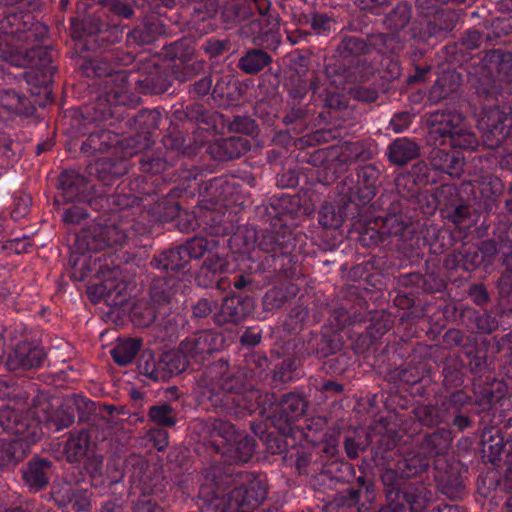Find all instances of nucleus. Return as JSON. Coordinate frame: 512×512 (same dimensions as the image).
<instances>
[{"mask_svg":"<svg viewBox=\"0 0 512 512\" xmlns=\"http://www.w3.org/2000/svg\"><path fill=\"white\" fill-rule=\"evenodd\" d=\"M188 181L167 184L154 189L150 195L133 206L119 210L110 224H98L82 235V241L90 250H103L104 253L94 259L96 281L88 287L94 302L107 301L113 295H120L124 289L125 274L134 273L133 267H140L143 257V240L151 229L136 216L143 208H150L154 219L170 222L180 214L177 201L190 187Z\"/></svg>","mask_w":512,"mask_h":512,"instance_id":"nucleus-1","label":"nucleus"},{"mask_svg":"<svg viewBox=\"0 0 512 512\" xmlns=\"http://www.w3.org/2000/svg\"><path fill=\"white\" fill-rule=\"evenodd\" d=\"M0 20V59L15 67H29L16 78L29 96L14 89L0 90V106L19 116H32L52 95L57 72L56 52L42 42L48 28L35 21L32 13L16 6L7 7Z\"/></svg>","mask_w":512,"mask_h":512,"instance_id":"nucleus-2","label":"nucleus"},{"mask_svg":"<svg viewBox=\"0 0 512 512\" xmlns=\"http://www.w3.org/2000/svg\"><path fill=\"white\" fill-rule=\"evenodd\" d=\"M482 116L484 142L490 147L509 140L512 126V45H500L485 52L478 67L470 72Z\"/></svg>","mask_w":512,"mask_h":512,"instance_id":"nucleus-3","label":"nucleus"},{"mask_svg":"<svg viewBox=\"0 0 512 512\" xmlns=\"http://www.w3.org/2000/svg\"><path fill=\"white\" fill-rule=\"evenodd\" d=\"M198 506L202 512H253L267 496L264 473L212 465L199 478Z\"/></svg>","mask_w":512,"mask_h":512,"instance_id":"nucleus-4","label":"nucleus"},{"mask_svg":"<svg viewBox=\"0 0 512 512\" xmlns=\"http://www.w3.org/2000/svg\"><path fill=\"white\" fill-rule=\"evenodd\" d=\"M436 177L433 167L431 165L429 167L424 161L414 164L407 174L398 177L396 187L399 193L402 187H407V195H382L379 199L380 203L375 202L371 205L374 209L378 206L383 214L376 217V228H367L362 235L364 245H387L390 242L389 239L396 238L409 246L414 244L419 246L421 238L416 225L403 211L408 200L415 199L421 204L419 198L421 188L436 183Z\"/></svg>","mask_w":512,"mask_h":512,"instance_id":"nucleus-5","label":"nucleus"},{"mask_svg":"<svg viewBox=\"0 0 512 512\" xmlns=\"http://www.w3.org/2000/svg\"><path fill=\"white\" fill-rule=\"evenodd\" d=\"M330 73L329 68L326 73L301 74L299 70L291 73L286 83L288 111L282 119L289 130L302 133L314 115L328 121L347 108L346 97L329 81Z\"/></svg>","mask_w":512,"mask_h":512,"instance_id":"nucleus-6","label":"nucleus"},{"mask_svg":"<svg viewBox=\"0 0 512 512\" xmlns=\"http://www.w3.org/2000/svg\"><path fill=\"white\" fill-rule=\"evenodd\" d=\"M82 37L85 49L92 55L80 58L79 71L87 78L99 79L98 85L135 61V54L121 45L124 26L106 13L86 17Z\"/></svg>","mask_w":512,"mask_h":512,"instance_id":"nucleus-7","label":"nucleus"},{"mask_svg":"<svg viewBox=\"0 0 512 512\" xmlns=\"http://www.w3.org/2000/svg\"><path fill=\"white\" fill-rule=\"evenodd\" d=\"M195 394L200 405L234 418L245 416L246 394L257 390L254 376L242 366L220 358L195 376Z\"/></svg>","mask_w":512,"mask_h":512,"instance_id":"nucleus-8","label":"nucleus"},{"mask_svg":"<svg viewBox=\"0 0 512 512\" xmlns=\"http://www.w3.org/2000/svg\"><path fill=\"white\" fill-rule=\"evenodd\" d=\"M260 230H247L243 235V248L246 253L247 268L252 273H268L267 277L282 276L294 278L298 274L300 255L296 252V238L286 224L266 222Z\"/></svg>","mask_w":512,"mask_h":512,"instance_id":"nucleus-9","label":"nucleus"},{"mask_svg":"<svg viewBox=\"0 0 512 512\" xmlns=\"http://www.w3.org/2000/svg\"><path fill=\"white\" fill-rule=\"evenodd\" d=\"M109 94L101 90L94 100L86 103L74 112L71 128L82 140L80 151L86 156L104 153L111 149L122 151L124 157L128 148L124 147V126L119 122L123 113L113 108Z\"/></svg>","mask_w":512,"mask_h":512,"instance_id":"nucleus-10","label":"nucleus"},{"mask_svg":"<svg viewBox=\"0 0 512 512\" xmlns=\"http://www.w3.org/2000/svg\"><path fill=\"white\" fill-rule=\"evenodd\" d=\"M437 351L436 347L420 342L387 343L375 355V365L391 380L410 385L413 395L427 397L436 393L431 384L437 381V373L431 362Z\"/></svg>","mask_w":512,"mask_h":512,"instance_id":"nucleus-11","label":"nucleus"},{"mask_svg":"<svg viewBox=\"0 0 512 512\" xmlns=\"http://www.w3.org/2000/svg\"><path fill=\"white\" fill-rule=\"evenodd\" d=\"M437 351L436 347L420 342L387 343L375 355V365L391 380L410 385L413 395L427 397L436 393L431 384L437 381V373L431 362Z\"/></svg>","mask_w":512,"mask_h":512,"instance_id":"nucleus-12","label":"nucleus"},{"mask_svg":"<svg viewBox=\"0 0 512 512\" xmlns=\"http://www.w3.org/2000/svg\"><path fill=\"white\" fill-rule=\"evenodd\" d=\"M92 188L90 182L81 174L75 171H63L58 178V189L66 202H88L89 208L99 212L98 216L94 217V223L82 230L77 238L78 244L87 252H99L100 250H90L86 243L82 241V235L95 225L100 223L110 224L114 214L119 210L133 206L139 198L133 191H140L146 193L147 187L141 186L139 180L131 181L130 183L117 184L113 193L104 192L103 194L90 197L89 191Z\"/></svg>","mask_w":512,"mask_h":512,"instance_id":"nucleus-13","label":"nucleus"},{"mask_svg":"<svg viewBox=\"0 0 512 512\" xmlns=\"http://www.w3.org/2000/svg\"><path fill=\"white\" fill-rule=\"evenodd\" d=\"M85 468L89 473L91 486L99 489V493L106 488L117 490L124 478H128L130 484L140 485L146 491H151L155 487L156 491H161L163 487L157 465L135 453L125 458H113L107 463L108 473H104L102 456L87 457Z\"/></svg>","mask_w":512,"mask_h":512,"instance_id":"nucleus-14","label":"nucleus"},{"mask_svg":"<svg viewBox=\"0 0 512 512\" xmlns=\"http://www.w3.org/2000/svg\"><path fill=\"white\" fill-rule=\"evenodd\" d=\"M174 82L172 70L155 61L142 63L138 71L123 67L109 80L100 82L103 91L117 104L137 105L140 97L133 89L146 95L162 94L169 90Z\"/></svg>","mask_w":512,"mask_h":512,"instance_id":"nucleus-15","label":"nucleus"},{"mask_svg":"<svg viewBox=\"0 0 512 512\" xmlns=\"http://www.w3.org/2000/svg\"><path fill=\"white\" fill-rule=\"evenodd\" d=\"M343 342L336 333L309 332L307 335L290 338L283 343L284 355L281 363L272 371L275 385L292 382L301 376L302 362L311 356L327 359L340 351Z\"/></svg>","mask_w":512,"mask_h":512,"instance_id":"nucleus-16","label":"nucleus"},{"mask_svg":"<svg viewBox=\"0 0 512 512\" xmlns=\"http://www.w3.org/2000/svg\"><path fill=\"white\" fill-rule=\"evenodd\" d=\"M203 445L213 451L217 458L209 465L236 466L248 463L255 451L256 441L245 431L237 430L235 425L222 418H213L205 424Z\"/></svg>","mask_w":512,"mask_h":512,"instance_id":"nucleus-17","label":"nucleus"},{"mask_svg":"<svg viewBox=\"0 0 512 512\" xmlns=\"http://www.w3.org/2000/svg\"><path fill=\"white\" fill-rule=\"evenodd\" d=\"M2 429L10 439H0V469H10L22 461L30 446L41 439L40 421L29 411L2 409Z\"/></svg>","mask_w":512,"mask_h":512,"instance_id":"nucleus-18","label":"nucleus"},{"mask_svg":"<svg viewBox=\"0 0 512 512\" xmlns=\"http://www.w3.org/2000/svg\"><path fill=\"white\" fill-rule=\"evenodd\" d=\"M137 157L139 170L144 174L135 178L126 177L118 184L130 183L139 180L141 186H146V193L134 190L133 193L138 195V203L143 199L142 195H150L154 189L160 188V181L171 182L170 184L196 180L198 177V168L193 164L181 163L180 167L174 163L169 157L162 152L161 148L156 150L142 149L136 154L127 155L126 157Z\"/></svg>","mask_w":512,"mask_h":512,"instance_id":"nucleus-19","label":"nucleus"},{"mask_svg":"<svg viewBox=\"0 0 512 512\" xmlns=\"http://www.w3.org/2000/svg\"><path fill=\"white\" fill-rule=\"evenodd\" d=\"M471 106L474 113L479 116L478 122L481 119L482 112L479 102L476 99L475 91L471 99ZM427 122L429 124L430 136L439 141L441 145H449L453 149L479 151L480 147L488 148L484 142V129L482 130V142L474 132V130L467 125L465 118L454 110H437L431 112L428 116Z\"/></svg>","mask_w":512,"mask_h":512,"instance_id":"nucleus-20","label":"nucleus"},{"mask_svg":"<svg viewBox=\"0 0 512 512\" xmlns=\"http://www.w3.org/2000/svg\"><path fill=\"white\" fill-rule=\"evenodd\" d=\"M468 0H416L422 20L412 24V35L421 42L430 44L432 39L446 37L457 25L459 15L444 4H463Z\"/></svg>","mask_w":512,"mask_h":512,"instance_id":"nucleus-21","label":"nucleus"},{"mask_svg":"<svg viewBox=\"0 0 512 512\" xmlns=\"http://www.w3.org/2000/svg\"><path fill=\"white\" fill-rule=\"evenodd\" d=\"M113 108H119L123 116L119 122L124 126V147L128 148L126 154H136L140 150L149 147L154 142V134L160 128L163 121L158 109H143L133 113L127 107L134 105H122L112 101Z\"/></svg>","mask_w":512,"mask_h":512,"instance_id":"nucleus-22","label":"nucleus"},{"mask_svg":"<svg viewBox=\"0 0 512 512\" xmlns=\"http://www.w3.org/2000/svg\"><path fill=\"white\" fill-rule=\"evenodd\" d=\"M486 152L473 157L470 164H466L460 149L447 150L434 148L430 152V165L436 174H446L451 178H460L462 174L471 176L468 182H478L486 178L489 167L496 162L493 150L486 148Z\"/></svg>","mask_w":512,"mask_h":512,"instance_id":"nucleus-23","label":"nucleus"},{"mask_svg":"<svg viewBox=\"0 0 512 512\" xmlns=\"http://www.w3.org/2000/svg\"><path fill=\"white\" fill-rule=\"evenodd\" d=\"M436 210L460 232L469 230L479 218L476 210L459 196L457 187L448 183L441 184L431 200H427V207H423L425 215H432Z\"/></svg>","mask_w":512,"mask_h":512,"instance_id":"nucleus-24","label":"nucleus"},{"mask_svg":"<svg viewBox=\"0 0 512 512\" xmlns=\"http://www.w3.org/2000/svg\"><path fill=\"white\" fill-rule=\"evenodd\" d=\"M262 413L266 415L267 422L284 433H294L296 421L303 416L307 401L297 392H288L279 395L275 392H265L257 396Z\"/></svg>","mask_w":512,"mask_h":512,"instance_id":"nucleus-25","label":"nucleus"},{"mask_svg":"<svg viewBox=\"0 0 512 512\" xmlns=\"http://www.w3.org/2000/svg\"><path fill=\"white\" fill-rule=\"evenodd\" d=\"M172 117L183 124V129L192 135L194 145L198 147L210 137L223 133L227 126L225 115L198 102L175 108Z\"/></svg>","mask_w":512,"mask_h":512,"instance_id":"nucleus-26","label":"nucleus"},{"mask_svg":"<svg viewBox=\"0 0 512 512\" xmlns=\"http://www.w3.org/2000/svg\"><path fill=\"white\" fill-rule=\"evenodd\" d=\"M493 241L485 240L480 246L463 244L459 249L448 253L443 261V267L450 280L462 276V273H471L478 268L489 272L495 261Z\"/></svg>","mask_w":512,"mask_h":512,"instance_id":"nucleus-27","label":"nucleus"},{"mask_svg":"<svg viewBox=\"0 0 512 512\" xmlns=\"http://www.w3.org/2000/svg\"><path fill=\"white\" fill-rule=\"evenodd\" d=\"M256 436L265 442L266 449L271 454H282L286 466L295 467L300 474L306 473V468L312 460L310 448L302 442L296 444L294 433H284L279 430L262 429V424L252 425Z\"/></svg>","mask_w":512,"mask_h":512,"instance_id":"nucleus-28","label":"nucleus"},{"mask_svg":"<svg viewBox=\"0 0 512 512\" xmlns=\"http://www.w3.org/2000/svg\"><path fill=\"white\" fill-rule=\"evenodd\" d=\"M339 466V471L345 475L337 477L338 479L349 482L350 478H355V481L349 484L336 498L335 506L337 507V512L367 510L376 497L374 482L363 472L356 477L354 467L349 463L341 462Z\"/></svg>","mask_w":512,"mask_h":512,"instance_id":"nucleus-29","label":"nucleus"},{"mask_svg":"<svg viewBox=\"0 0 512 512\" xmlns=\"http://www.w3.org/2000/svg\"><path fill=\"white\" fill-rule=\"evenodd\" d=\"M214 240H208L204 237L194 236L181 245L166 249L154 256L151 265L160 271L185 272L189 270V264L193 259H200L207 252L216 248Z\"/></svg>","mask_w":512,"mask_h":512,"instance_id":"nucleus-30","label":"nucleus"},{"mask_svg":"<svg viewBox=\"0 0 512 512\" xmlns=\"http://www.w3.org/2000/svg\"><path fill=\"white\" fill-rule=\"evenodd\" d=\"M304 214L306 209L301 205L300 197L289 194L274 195L255 209L259 220L278 222V225L286 224L290 229L297 225L300 216Z\"/></svg>","mask_w":512,"mask_h":512,"instance_id":"nucleus-31","label":"nucleus"},{"mask_svg":"<svg viewBox=\"0 0 512 512\" xmlns=\"http://www.w3.org/2000/svg\"><path fill=\"white\" fill-rule=\"evenodd\" d=\"M380 171L375 164H365L356 169V179L353 177L344 182L340 194L361 211L372 202L379 187Z\"/></svg>","mask_w":512,"mask_h":512,"instance_id":"nucleus-32","label":"nucleus"},{"mask_svg":"<svg viewBox=\"0 0 512 512\" xmlns=\"http://www.w3.org/2000/svg\"><path fill=\"white\" fill-rule=\"evenodd\" d=\"M298 23L308 29L300 28L288 36L293 44L310 42L313 37H328L336 31L337 21L333 13L308 8L298 16Z\"/></svg>","mask_w":512,"mask_h":512,"instance_id":"nucleus-33","label":"nucleus"},{"mask_svg":"<svg viewBox=\"0 0 512 512\" xmlns=\"http://www.w3.org/2000/svg\"><path fill=\"white\" fill-rule=\"evenodd\" d=\"M222 334L211 330H201L187 336L180 343V351L189 357L193 364H202L211 355L219 352L224 346Z\"/></svg>","mask_w":512,"mask_h":512,"instance_id":"nucleus-34","label":"nucleus"},{"mask_svg":"<svg viewBox=\"0 0 512 512\" xmlns=\"http://www.w3.org/2000/svg\"><path fill=\"white\" fill-rule=\"evenodd\" d=\"M443 344L448 349L460 348L457 357H465L473 373H481L488 368L487 350L479 346L474 338L459 329H449L443 335Z\"/></svg>","mask_w":512,"mask_h":512,"instance_id":"nucleus-35","label":"nucleus"},{"mask_svg":"<svg viewBox=\"0 0 512 512\" xmlns=\"http://www.w3.org/2000/svg\"><path fill=\"white\" fill-rule=\"evenodd\" d=\"M448 405L446 424L456 432H464L475 425L474 400L465 390L459 389L446 396Z\"/></svg>","mask_w":512,"mask_h":512,"instance_id":"nucleus-36","label":"nucleus"},{"mask_svg":"<svg viewBox=\"0 0 512 512\" xmlns=\"http://www.w3.org/2000/svg\"><path fill=\"white\" fill-rule=\"evenodd\" d=\"M394 37L389 34H376L372 35L368 41L362 36L350 35L345 36L339 46L338 50L344 59L360 58L361 55L369 53L371 49L376 50L378 53H386L394 49Z\"/></svg>","mask_w":512,"mask_h":512,"instance_id":"nucleus-37","label":"nucleus"},{"mask_svg":"<svg viewBox=\"0 0 512 512\" xmlns=\"http://www.w3.org/2000/svg\"><path fill=\"white\" fill-rule=\"evenodd\" d=\"M255 309V299L251 294H232L223 298L218 311L213 315V322L224 324H239L249 317Z\"/></svg>","mask_w":512,"mask_h":512,"instance_id":"nucleus-38","label":"nucleus"},{"mask_svg":"<svg viewBox=\"0 0 512 512\" xmlns=\"http://www.w3.org/2000/svg\"><path fill=\"white\" fill-rule=\"evenodd\" d=\"M206 201L212 205L228 207L239 201L242 184L234 175H221L210 179L205 184Z\"/></svg>","mask_w":512,"mask_h":512,"instance_id":"nucleus-39","label":"nucleus"},{"mask_svg":"<svg viewBox=\"0 0 512 512\" xmlns=\"http://www.w3.org/2000/svg\"><path fill=\"white\" fill-rule=\"evenodd\" d=\"M46 358L47 353L44 347L35 341L23 339L18 341L8 354L6 364L9 370L39 369Z\"/></svg>","mask_w":512,"mask_h":512,"instance_id":"nucleus-40","label":"nucleus"},{"mask_svg":"<svg viewBox=\"0 0 512 512\" xmlns=\"http://www.w3.org/2000/svg\"><path fill=\"white\" fill-rule=\"evenodd\" d=\"M337 203L325 202L318 212V223L326 231L334 233L346 219H353L361 215V211L340 194Z\"/></svg>","mask_w":512,"mask_h":512,"instance_id":"nucleus-41","label":"nucleus"},{"mask_svg":"<svg viewBox=\"0 0 512 512\" xmlns=\"http://www.w3.org/2000/svg\"><path fill=\"white\" fill-rule=\"evenodd\" d=\"M54 472L53 461L33 456L21 469L24 486L32 493L46 489Z\"/></svg>","mask_w":512,"mask_h":512,"instance_id":"nucleus-42","label":"nucleus"},{"mask_svg":"<svg viewBox=\"0 0 512 512\" xmlns=\"http://www.w3.org/2000/svg\"><path fill=\"white\" fill-rule=\"evenodd\" d=\"M228 263L219 255L208 256L199 268L195 281L198 286L203 288H216L220 291H226L229 287V281L226 280Z\"/></svg>","mask_w":512,"mask_h":512,"instance_id":"nucleus-43","label":"nucleus"},{"mask_svg":"<svg viewBox=\"0 0 512 512\" xmlns=\"http://www.w3.org/2000/svg\"><path fill=\"white\" fill-rule=\"evenodd\" d=\"M223 207L215 206L211 204L210 206H205L200 210V218L205 223V229H209V233L217 236H227L232 235L231 241L237 242L242 238L243 231L240 227L236 226L232 219H229L231 213L229 212L226 215V212H223L221 209Z\"/></svg>","mask_w":512,"mask_h":512,"instance_id":"nucleus-44","label":"nucleus"},{"mask_svg":"<svg viewBox=\"0 0 512 512\" xmlns=\"http://www.w3.org/2000/svg\"><path fill=\"white\" fill-rule=\"evenodd\" d=\"M433 363L438 369V379H442L443 386L446 389L459 388L465 384L468 372L473 375L482 376L486 370L481 373H473L470 370L469 363L465 357H445L439 364L433 359Z\"/></svg>","mask_w":512,"mask_h":512,"instance_id":"nucleus-45","label":"nucleus"},{"mask_svg":"<svg viewBox=\"0 0 512 512\" xmlns=\"http://www.w3.org/2000/svg\"><path fill=\"white\" fill-rule=\"evenodd\" d=\"M182 282L174 276H161L152 281L150 287L151 301L157 309L168 308L171 311L179 303L178 297L182 294Z\"/></svg>","mask_w":512,"mask_h":512,"instance_id":"nucleus-46","label":"nucleus"},{"mask_svg":"<svg viewBox=\"0 0 512 512\" xmlns=\"http://www.w3.org/2000/svg\"><path fill=\"white\" fill-rule=\"evenodd\" d=\"M250 148L251 142L246 136L234 135L211 143L207 152L215 161L226 162L240 158Z\"/></svg>","mask_w":512,"mask_h":512,"instance_id":"nucleus-47","label":"nucleus"},{"mask_svg":"<svg viewBox=\"0 0 512 512\" xmlns=\"http://www.w3.org/2000/svg\"><path fill=\"white\" fill-rule=\"evenodd\" d=\"M124 158H100L87 166V172L104 186H111L127 173L129 163Z\"/></svg>","mask_w":512,"mask_h":512,"instance_id":"nucleus-48","label":"nucleus"},{"mask_svg":"<svg viewBox=\"0 0 512 512\" xmlns=\"http://www.w3.org/2000/svg\"><path fill=\"white\" fill-rule=\"evenodd\" d=\"M326 421L322 417H317L305 420L304 425L298 426L300 431L301 441L305 446L312 449L317 447L319 450L326 453L329 457H333L337 452V447L331 443L324 442L326 437L325 433Z\"/></svg>","mask_w":512,"mask_h":512,"instance_id":"nucleus-49","label":"nucleus"},{"mask_svg":"<svg viewBox=\"0 0 512 512\" xmlns=\"http://www.w3.org/2000/svg\"><path fill=\"white\" fill-rule=\"evenodd\" d=\"M157 472L160 474L161 484L163 485L161 491H156V488L146 491L140 485L131 484V488L140 491V497L133 506V512H164L159 502L169 503V493L172 491V486L163 475L162 469L158 466Z\"/></svg>","mask_w":512,"mask_h":512,"instance_id":"nucleus-50","label":"nucleus"},{"mask_svg":"<svg viewBox=\"0 0 512 512\" xmlns=\"http://www.w3.org/2000/svg\"><path fill=\"white\" fill-rule=\"evenodd\" d=\"M493 241L495 251V260L501 262L506 271L499 279V289L502 293H512V240L508 231H502Z\"/></svg>","mask_w":512,"mask_h":512,"instance_id":"nucleus-51","label":"nucleus"},{"mask_svg":"<svg viewBox=\"0 0 512 512\" xmlns=\"http://www.w3.org/2000/svg\"><path fill=\"white\" fill-rule=\"evenodd\" d=\"M439 459L433 469V477L437 489L450 499L461 498L464 493V484L460 473L453 467L444 463L445 468H439Z\"/></svg>","mask_w":512,"mask_h":512,"instance_id":"nucleus-52","label":"nucleus"},{"mask_svg":"<svg viewBox=\"0 0 512 512\" xmlns=\"http://www.w3.org/2000/svg\"><path fill=\"white\" fill-rule=\"evenodd\" d=\"M460 320L472 333L490 334L499 326L497 315L486 310L465 308L460 314Z\"/></svg>","mask_w":512,"mask_h":512,"instance_id":"nucleus-53","label":"nucleus"},{"mask_svg":"<svg viewBox=\"0 0 512 512\" xmlns=\"http://www.w3.org/2000/svg\"><path fill=\"white\" fill-rule=\"evenodd\" d=\"M165 33V26L156 17L145 18L131 29L126 37L128 43H135L139 46L153 43L157 38Z\"/></svg>","mask_w":512,"mask_h":512,"instance_id":"nucleus-54","label":"nucleus"},{"mask_svg":"<svg viewBox=\"0 0 512 512\" xmlns=\"http://www.w3.org/2000/svg\"><path fill=\"white\" fill-rule=\"evenodd\" d=\"M162 152L179 167L184 161V156L190 154V146L194 144L193 137L189 134L185 137L181 132H170L161 139Z\"/></svg>","mask_w":512,"mask_h":512,"instance_id":"nucleus-55","label":"nucleus"},{"mask_svg":"<svg viewBox=\"0 0 512 512\" xmlns=\"http://www.w3.org/2000/svg\"><path fill=\"white\" fill-rule=\"evenodd\" d=\"M165 365L161 355L157 357L151 350H144L138 359L137 369L144 382L155 383L168 380V372L163 368Z\"/></svg>","mask_w":512,"mask_h":512,"instance_id":"nucleus-56","label":"nucleus"},{"mask_svg":"<svg viewBox=\"0 0 512 512\" xmlns=\"http://www.w3.org/2000/svg\"><path fill=\"white\" fill-rule=\"evenodd\" d=\"M390 329L389 322L371 323L365 327L364 331L355 332L356 339L353 342L354 351L356 353H366L369 351L376 352L378 340Z\"/></svg>","mask_w":512,"mask_h":512,"instance_id":"nucleus-57","label":"nucleus"},{"mask_svg":"<svg viewBox=\"0 0 512 512\" xmlns=\"http://www.w3.org/2000/svg\"><path fill=\"white\" fill-rule=\"evenodd\" d=\"M452 440V430L445 427L437 428L424 435L419 448L432 460L433 457L443 455L450 448Z\"/></svg>","mask_w":512,"mask_h":512,"instance_id":"nucleus-58","label":"nucleus"},{"mask_svg":"<svg viewBox=\"0 0 512 512\" xmlns=\"http://www.w3.org/2000/svg\"><path fill=\"white\" fill-rule=\"evenodd\" d=\"M93 445L94 443L86 429L71 432L64 446V453L68 462H79L86 458L92 452Z\"/></svg>","mask_w":512,"mask_h":512,"instance_id":"nucleus-59","label":"nucleus"},{"mask_svg":"<svg viewBox=\"0 0 512 512\" xmlns=\"http://www.w3.org/2000/svg\"><path fill=\"white\" fill-rule=\"evenodd\" d=\"M237 86L230 74L216 75L211 89V97L218 107H229L237 101Z\"/></svg>","mask_w":512,"mask_h":512,"instance_id":"nucleus-60","label":"nucleus"},{"mask_svg":"<svg viewBox=\"0 0 512 512\" xmlns=\"http://www.w3.org/2000/svg\"><path fill=\"white\" fill-rule=\"evenodd\" d=\"M420 155L419 145L406 137L397 138L388 146V159L392 164L402 166L418 158Z\"/></svg>","mask_w":512,"mask_h":512,"instance_id":"nucleus-61","label":"nucleus"},{"mask_svg":"<svg viewBox=\"0 0 512 512\" xmlns=\"http://www.w3.org/2000/svg\"><path fill=\"white\" fill-rule=\"evenodd\" d=\"M448 405L446 397L440 403H429L415 408L414 413L417 420L424 426L434 427L447 422Z\"/></svg>","mask_w":512,"mask_h":512,"instance_id":"nucleus-62","label":"nucleus"},{"mask_svg":"<svg viewBox=\"0 0 512 512\" xmlns=\"http://www.w3.org/2000/svg\"><path fill=\"white\" fill-rule=\"evenodd\" d=\"M272 62L271 55L259 48L248 49L238 60L237 67L247 75L261 72Z\"/></svg>","mask_w":512,"mask_h":512,"instance_id":"nucleus-63","label":"nucleus"},{"mask_svg":"<svg viewBox=\"0 0 512 512\" xmlns=\"http://www.w3.org/2000/svg\"><path fill=\"white\" fill-rule=\"evenodd\" d=\"M340 149L341 161L349 164L372 160L375 155V146L364 141H344Z\"/></svg>","mask_w":512,"mask_h":512,"instance_id":"nucleus-64","label":"nucleus"}]
</instances>
